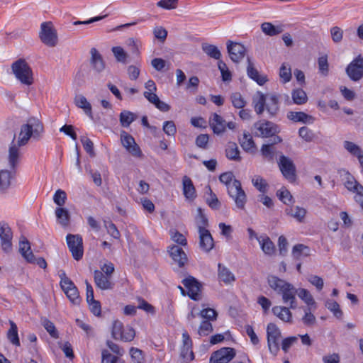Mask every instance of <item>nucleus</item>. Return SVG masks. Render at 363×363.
I'll list each match as a JSON object with an SVG mask.
<instances>
[{"label": "nucleus", "instance_id": "obj_1", "mask_svg": "<svg viewBox=\"0 0 363 363\" xmlns=\"http://www.w3.org/2000/svg\"><path fill=\"white\" fill-rule=\"evenodd\" d=\"M267 282L269 287L281 296L284 304L289 305L291 309L296 308L297 290L293 284L274 275L267 277Z\"/></svg>", "mask_w": 363, "mask_h": 363}, {"label": "nucleus", "instance_id": "obj_2", "mask_svg": "<svg viewBox=\"0 0 363 363\" xmlns=\"http://www.w3.org/2000/svg\"><path fill=\"white\" fill-rule=\"evenodd\" d=\"M219 180L226 186L228 194L233 199L236 206L240 209H243L246 203L247 196L242 189L240 182L234 179L233 174L230 172L221 174Z\"/></svg>", "mask_w": 363, "mask_h": 363}, {"label": "nucleus", "instance_id": "obj_3", "mask_svg": "<svg viewBox=\"0 0 363 363\" xmlns=\"http://www.w3.org/2000/svg\"><path fill=\"white\" fill-rule=\"evenodd\" d=\"M43 130V126L38 119H29L28 123L21 127L17 142L18 146L26 145L31 137L38 138Z\"/></svg>", "mask_w": 363, "mask_h": 363}, {"label": "nucleus", "instance_id": "obj_4", "mask_svg": "<svg viewBox=\"0 0 363 363\" xmlns=\"http://www.w3.org/2000/svg\"><path fill=\"white\" fill-rule=\"evenodd\" d=\"M12 71L22 84L30 85L33 82L31 70L24 60H18L14 62L11 66Z\"/></svg>", "mask_w": 363, "mask_h": 363}, {"label": "nucleus", "instance_id": "obj_5", "mask_svg": "<svg viewBox=\"0 0 363 363\" xmlns=\"http://www.w3.org/2000/svg\"><path fill=\"white\" fill-rule=\"evenodd\" d=\"M111 334L115 340L123 342H130L135 336V332L132 327L128 325L124 327L122 322L118 320L113 323Z\"/></svg>", "mask_w": 363, "mask_h": 363}, {"label": "nucleus", "instance_id": "obj_6", "mask_svg": "<svg viewBox=\"0 0 363 363\" xmlns=\"http://www.w3.org/2000/svg\"><path fill=\"white\" fill-rule=\"evenodd\" d=\"M66 241L73 258L79 260L84 254L83 240L79 235L68 234L66 236Z\"/></svg>", "mask_w": 363, "mask_h": 363}, {"label": "nucleus", "instance_id": "obj_7", "mask_svg": "<svg viewBox=\"0 0 363 363\" xmlns=\"http://www.w3.org/2000/svg\"><path fill=\"white\" fill-rule=\"evenodd\" d=\"M267 345L272 354L276 355L279 349L281 331L274 323H269L267 327Z\"/></svg>", "mask_w": 363, "mask_h": 363}, {"label": "nucleus", "instance_id": "obj_8", "mask_svg": "<svg viewBox=\"0 0 363 363\" xmlns=\"http://www.w3.org/2000/svg\"><path fill=\"white\" fill-rule=\"evenodd\" d=\"M13 232L8 223L0 222L1 248L5 253H10L13 249Z\"/></svg>", "mask_w": 363, "mask_h": 363}, {"label": "nucleus", "instance_id": "obj_9", "mask_svg": "<svg viewBox=\"0 0 363 363\" xmlns=\"http://www.w3.org/2000/svg\"><path fill=\"white\" fill-rule=\"evenodd\" d=\"M278 164L283 176L290 182L296 180V167L293 161L284 156L279 157Z\"/></svg>", "mask_w": 363, "mask_h": 363}, {"label": "nucleus", "instance_id": "obj_10", "mask_svg": "<svg viewBox=\"0 0 363 363\" xmlns=\"http://www.w3.org/2000/svg\"><path fill=\"white\" fill-rule=\"evenodd\" d=\"M346 72L352 81L361 79L363 77V57L359 55L354 59L347 67Z\"/></svg>", "mask_w": 363, "mask_h": 363}, {"label": "nucleus", "instance_id": "obj_11", "mask_svg": "<svg viewBox=\"0 0 363 363\" xmlns=\"http://www.w3.org/2000/svg\"><path fill=\"white\" fill-rule=\"evenodd\" d=\"M345 187L350 191L355 193L354 199L359 203L361 208L363 207V186L359 184L353 176L347 173L346 181L345 182Z\"/></svg>", "mask_w": 363, "mask_h": 363}, {"label": "nucleus", "instance_id": "obj_12", "mask_svg": "<svg viewBox=\"0 0 363 363\" xmlns=\"http://www.w3.org/2000/svg\"><path fill=\"white\" fill-rule=\"evenodd\" d=\"M235 356V351L231 347H223L214 352L210 357V363H228Z\"/></svg>", "mask_w": 363, "mask_h": 363}, {"label": "nucleus", "instance_id": "obj_13", "mask_svg": "<svg viewBox=\"0 0 363 363\" xmlns=\"http://www.w3.org/2000/svg\"><path fill=\"white\" fill-rule=\"evenodd\" d=\"M121 140L123 147L133 156L136 157H140L142 156V152L139 146L135 143V139L130 135L123 131L121 135Z\"/></svg>", "mask_w": 363, "mask_h": 363}, {"label": "nucleus", "instance_id": "obj_14", "mask_svg": "<svg viewBox=\"0 0 363 363\" xmlns=\"http://www.w3.org/2000/svg\"><path fill=\"white\" fill-rule=\"evenodd\" d=\"M256 133L258 136L268 138L277 132V127L270 121H260L255 124Z\"/></svg>", "mask_w": 363, "mask_h": 363}, {"label": "nucleus", "instance_id": "obj_15", "mask_svg": "<svg viewBox=\"0 0 363 363\" xmlns=\"http://www.w3.org/2000/svg\"><path fill=\"white\" fill-rule=\"evenodd\" d=\"M187 290L188 296L193 300H199L201 297V285L193 277H189L182 281Z\"/></svg>", "mask_w": 363, "mask_h": 363}, {"label": "nucleus", "instance_id": "obj_16", "mask_svg": "<svg viewBox=\"0 0 363 363\" xmlns=\"http://www.w3.org/2000/svg\"><path fill=\"white\" fill-rule=\"evenodd\" d=\"M227 49L230 59L235 62L240 61L244 57L246 51L243 45L232 41L228 42Z\"/></svg>", "mask_w": 363, "mask_h": 363}, {"label": "nucleus", "instance_id": "obj_17", "mask_svg": "<svg viewBox=\"0 0 363 363\" xmlns=\"http://www.w3.org/2000/svg\"><path fill=\"white\" fill-rule=\"evenodd\" d=\"M200 247L205 252H209L214 246L213 239L209 230L203 226L199 228Z\"/></svg>", "mask_w": 363, "mask_h": 363}, {"label": "nucleus", "instance_id": "obj_18", "mask_svg": "<svg viewBox=\"0 0 363 363\" xmlns=\"http://www.w3.org/2000/svg\"><path fill=\"white\" fill-rule=\"evenodd\" d=\"M168 252L174 262L179 267H183L186 263L187 256L181 247L171 245L168 247Z\"/></svg>", "mask_w": 363, "mask_h": 363}, {"label": "nucleus", "instance_id": "obj_19", "mask_svg": "<svg viewBox=\"0 0 363 363\" xmlns=\"http://www.w3.org/2000/svg\"><path fill=\"white\" fill-rule=\"evenodd\" d=\"M19 252L28 262H34V255L30 250V242L25 237H21L19 240Z\"/></svg>", "mask_w": 363, "mask_h": 363}, {"label": "nucleus", "instance_id": "obj_20", "mask_svg": "<svg viewBox=\"0 0 363 363\" xmlns=\"http://www.w3.org/2000/svg\"><path fill=\"white\" fill-rule=\"evenodd\" d=\"M209 123L213 130V133L216 134H220L225 130L226 122L217 113H213L212 115L209 119Z\"/></svg>", "mask_w": 363, "mask_h": 363}, {"label": "nucleus", "instance_id": "obj_21", "mask_svg": "<svg viewBox=\"0 0 363 363\" xmlns=\"http://www.w3.org/2000/svg\"><path fill=\"white\" fill-rule=\"evenodd\" d=\"M74 104L79 108L82 109L84 113L93 119L92 108L91 104L88 101L86 98L82 95H76L74 99Z\"/></svg>", "mask_w": 363, "mask_h": 363}, {"label": "nucleus", "instance_id": "obj_22", "mask_svg": "<svg viewBox=\"0 0 363 363\" xmlns=\"http://www.w3.org/2000/svg\"><path fill=\"white\" fill-rule=\"evenodd\" d=\"M259 244L262 252L269 256H272L275 252V246L269 237L265 234L259 236Z\"/></svg>", "mask_w": 363, "mask_h": 363}, {"label": "nucleus", "instance_id": "obj_23", "mask_svg": "<svg viewBox=\"0 0 363 363\" xmlns=\"http://www.w3.org/2000/svg\"><path fill=\"white\" fill-rule=\"evenodd\" d=\"M285 212L286 215L292 217L298 223L304 222L307 213V211L306 208L300 207L298 206L286 208Z\"/></svg>", "mask_w": 363, "mask_h": 363}, {"label": "nucleus", "instance_id": "obj_24", "mask_svg": "<svg viewBox=\"0 0 363 363\" xmlns=\"http://www.w3.org/2000/svg\"><path fill=\"white\" fill-rule=\"evenodd\" d=\"M267 94H264L260 91H257L252 97V105L255 112L260 115L262 114L266 106Z\"/></svg>", "mask_w": 363, "mask_h": 363}, {"label": "nucleus", "instance_id": "obj_25", "mask_svg": "<svg viewBox=\"0 0 363 363\" xmlns=\"http://www.w3.org/2000/svg\"><path fill=\"white\" fill-rule=\"evenodd\" d=\"M290 307L276 306L272 308V313L278 318L285 323H291L292 320V313L290 311Z\"/></svg>", "mask_w": 363, "mask_h": 363}, {"label": "nucleus", "instance_id": "obj_26", "mask_svg": "<svg viewBox=\"0 0 363 363\" xmlns=\"http://www.w3.org/2000/svg\"><path fill=\"white\" fill-rule=\"evenodd\" d=\"M296 290V295L306 304L307 308H313L315 311L317 308V303L310 291L303 288H298Z\"/></svg>", "mask_w": 363, "mask_h": 363}, {"label": "nucleus", "instance_id": "obj_27", "mask_svg": "<svg viewBox=\"0 0 363 363\" xmlns=\"http://www.w3.org/2000/svg\"><path fill=\"white\" fill-rule=\"evenodd\" d=\"M248 65L247 67V73L248 77L255 81L259 85H263L267 81V77L262 75L254 67L253 64L251 62L250 59H247Z\"/></svg>", "mask_w": 363, "mask_h": 363}, {"label": "nucleus", "instance_id": "obj_28", "mask_svg": "<svg viewBox=\"0 0 363 363\" xmlns=\"http://www.w3.org/2000/svg\"><path fill=\"white\" fill-rule=\"evenodd\" d=\"M183 193L187 200L193 201L196 199V190L190 178L185 176L182 180Z\"/></svg>", "mask_w": 363, "mask_h": 363}, {"label": "nucleus", "instance_id": "obj_29", "mask_svg": "<svg viewBox=\"0 0 363 363\" xmlns=\"http://www.w3.org/2000/svg\"><path fill=\"white\" fill-rule=\"evenodd\" d=\"M90 53L91 56V64L92 67L96 72H102L105 68V64L101 54L94 48L91 49Z\"/></svg>", "mask_w": 363, "mask_h": 363}, {"label": "nucleus", "instance_id": "obj_30", "mask_svg": "<svg viewBox=\"0 0 363 363\" xmlns=\"http://www.w3.org/2000/svg\"><path fill=\"white\" fill-rule=\"evenodd\" d=\"M218 279L226 285L230 284L235 279L231 271L221 264H218Z\"/></svg>", "mask_w": 363, "mask_h": 363}, {"label": "nucleus", "instance_id": "obj_31", "mask_svg": "<svg viewBox=\"0 0 363 363\" xmlns=\"http://www.w3.org/2000/svg\"><path fill=\"white\" fill-rule=\"evenodd\" d=\"M94 281L96 285L101 289L106 290L111 288L108 277L104 274L102 272L98 270L94 272Z\"/></svg>", "mask_w": 363, "mask_h": 363}, {"label": "nucleus", "instance_id": "obj_32", "mask_svg": "<svg viewBox=\"0 0 363 363\" xmlns=\"http://www.w3.org/2000/svg\"><path fill=\"white\" fill-rule=\"evenodd\" d=\"M265 108L271 116H274L279 111V100L276 94H267Z\"/></svg>", "mask_w": 363, "mask_h": 363}, {"label": "nucleus", "instance_id": "obj_33", "mask_svg": "<svg viewBox=\"0 0 363 363\" xmlns=\"http://www.w3.org/2000/svg\"><path fill=\"white\" fill-rule=\"evenodd\" d=\"M287 118L294 122H301L303 123H311L313 122V118L311 116L301 111H290L287 114Z\"/></svg>", "mask_w": 363, "mask_h": 363}, {"label": "nucleus", "instance_id": "obj_34", "mask_svg": "<svg viewBox=\"0 0 363 363\" xmlns=\"http://www.w3.org/2000/svg\"><path fill=\"white\" fill-rule=\"evenodd\" d=\"M310 252V248L302 244H297L292 249V256L294 259L297 260L309 256Z\"/></svg>", "mask_w": 363, "mask_h": 363}, {"label": "nucleus", "instance_id": "obj_35", "mask_svg": "<svg viewBox=\"0 0 363 363\" xmlns=\"http://www.w3.org/2000/svg\"><path fill=\"white\" fill-rule=\"evenodd\" d=\"M58 43L57 30L50 22H47V46L55 47Z\"/></svg>", "mask_w": 363, "mask_h": 363}, {"label": "nucleus", "instance_id": "obj_36", "mask_svg": "<svg viewBox=\"0 0 363 363\" xmlns=\"http://www.w3.org/2000/svg\"><path fill=\"white\" fill-rule=\"evenodd\" d=\"M225 155L228 159L233 161H240V150L236 143L230 142L228 143L225 149Z\"/></svg>", "mask_w": 363, "mask_h": 363}, {"label": "nucleus", "instance_id": "obj_37", "mask_svg": "<svg viewBox=\"0 0 363 363\" xmlns=\"http://www.w3.org/2000/svg\"><path fill=\"white\" fill-rule=\"evenodd\" d=\"M261 28L264 33L269 36L277 35L284 30L282 26H274L268 22L263 23Z\"/></svg>", "mask_w": 363, "mask_h": 363}, {"label": "nucleus", "instance_id": "obj_38", "mask_svg": "<svg viewBox=\"0 0 363 363\" xmlns=\"http://www.w3.org/2000/svg\"><path fill=\"white\" fill-rule=\"evenodd\" d=\"M55 216L57 221L62 226H67L69 223V213L64 208L58 207L55 209Z\"/></svg>", "mask_w": 363, "mask_h": 363}, {"label": "nucleus", "instance_id": "obj_39", "mask_svg": "<svg viewBox=\"0 0 363 363\" xmlns=\"http://www.w3.org/2000/svg\"><path fill=\"white\" fill-rule=\"evenodd\" d=\"M13 177L14 171L1 170L0 172V189H7L10 186Z\"/></svg>", "mask_w": 363, "mask_h": 363}, {"label": "nucleus", "instance_id": "obj_40", "mask_svg": "<svg viewBox=\"0 0 363 363\" xmlns=\"http://www.w3.org/2000/svg\"><path fill=\"white\" fill-rule=\"evenodd\" d=\"M343 146L348 152L357 157L358 160L363 156L362 149L357 144L347 140L344 142Z\"/></svg>", "mask_w": 363, "mask_h": 363}, {"label": "nucleus", "instance_id": "obj_41", "mask_svg": "<svg viewBox=\"0 0 363 363\" xmlns=\"http://www.w3.org/2000/svg\"><path fill=\"white\" fill-rule=\"evenodd\" d=\"M9 323H10V328L7 333V337L13 345H14L16 346H19L20 341H19L18 335L17 325L12 320H10Z\"/></svg>", "mask_w": 363, "mask_h": 363}, {"label": "nucleus", "instance_id": "obj_42", "mask_svg": "<svg viewBox=\"0 0 363 363\" xmlns=\"http://www.w3.org/2000/svg\"><path fill=\"white\" fill-rule=\"evenodd\" d=\"M240 143L245 151L253 152L255 150V143L250 133H244L242 138L240 139Z\"/></svg>", "mask_w": 363, "mask_h": 363}, {"label": "nucleus", "instance_id": "obj_43", "mask_svg": "<svg viewBox=\"0 0 363 363\" xmlns=\"http://www.w3.org/2000/svg\"><path fill=\"white\" fill-rule=\"evenodd\" d=\"M59 277H60V286L65 294L71 290L72 287L76 286L74 282L67 277L65 271H60Z\"/></svg>", "mask_w": 363, "mask_h": 363}, {"label": "nucleus", "instance_id": "obj_44", "mask_svg": "<svg viewBox=\"0 0 363 363\" xmlns=\"http://www.w3.org/2000/svg\"><path fill=\"white\" fill-rule=\"evenodd\" d=\"M291 96L294 103L297 105L304 104L308 100L306 93L302 89L293 90Z\"/></svg>", "mask_w": 363, "mask_h": 363}, {"label": "nucleus", "instance_id": "obj_45", "mask_svg": "<svg viewBox=\"0 0 363 363\" xmlns=\"http://www.w3.org/2000/svg\"><path fill=\"white\" fill-rule=\"evenodd\" d=\"M325 305V307L333 313L334 316L339 319L342 318V311L340 308V305L335 301L328 299Z\"/></svg>", "mask_w": 363, "mask_h": 363}, {"label": "nucleus", "instance_id": "obj_46", "mask_svg": "<svg viewBox=\"0 0 363 363\" xmlns=\"http://www.w3.org/2000/svg\"><path fill=\"white\" fill-rule=\"evenodd\" d=\"M202 50L203 52L208 55L209 57L216 59L219 60L221 54L218 48L213 45L210 44H203L202 45Z\"/></svg>", "mask_w": 363, "mask_h": 363}, {"label": "nucleus", "instance_id": "obj_47", "mask_svg": "<svg viewBox=\"0 0 363 363\" xmlns=\"http://www.w3.org/2000/svg\"><path fill=\"white\" fill-rule=\"evenodd\" d=\"M277 194L279 200L281 201L284 203L289 205L294 203L292 195L291 194L290 191L285 187L281 188L277 191Z\"/></svg>", "mask_w": 363, "mask_h": 363}, {"label": "nucleus", "instance_id": "obj_48", "mask_svg": "<svg viewBox=\"0 0 363 363\" xmlns=\"http://www.w3.org/2000/svg\"><path fill=\"white\" fill-rule=\"evenodd\" d=\"M253 186L260 192L265 193L267 191L268 184L265 179L260 176H254L252 179Z\"/></svg>", "mask_w": 363, "mask_h": 363}, {"label": "nucleus", "instance_id": "obj_49", "mask_svg": "<svg viewBox=\"0 0 363 363\" xmlns=\"http://www.w3.org/2000/svg\"><path fill=\"white\" fill-rule=\"evenodd\" d=\"M206 193L209 195V197L206 198V202L208 205L212 209H218L220 207V202L215 194L213 193L210 186L206 187Z\"/></svg>", "mask_w": 363, "mask_h": 363}, {"label": "nucleus", "instance_id": "obj_50", "mask_svg": "<svg viewBox=\"0 0 363 363\" xmlns=\"http://www.w3.org/2000/svg\"><path fill=\"white\" fill-rule=\"evenodd\" d=\"M135 119L134 113L130 111H123L120 113V122L123 127H128Z\"/></svg>", "mask_w": 363, "mask_h": 363}, {"label": "nucleus", "instance_id": "obj_51", "mask_svg": "<svg viewBox=\"0 0 363 363\" xmlns=\"http://www.w3.org/2000/svg\"><path fill=\"white\" fill-rule=\"evenodd\" d=\"M102 363H125L124 360L111 354L108 350H103L101 353Z\"/></svg>", "mask_w": 363, "mask_h": 363}, {"label": "nucleus", "instance_id": "obj_52", "mask_svg": "<svg viewBox=\"0 0 363 363\" xmlns=\"http://www.w3.org/2000/svg\"><path fill=\"white\" fill-rule=\"evenodd\" d=\"M66 296L69 300L70 303L73 305H79L81 303V298L77 286L72 287L71 290L65 293Z\"/></svg>", "mask_w": 363, "mask_h": 363}, {"label": "nucleus", "instance_id": "obj_53", "mask_svg": "<svg viewBox=\"0 0 363 363\" xmlns=\"http://www.w3.org/2000/svg\"><path fill=\"white\" fill-rule=\"evenodd\" d=\"M58 345L65 357L69 360H73L74 358V354L71 343L69 342H58Z\"/></svg>", "mask_w": 363, "mask_h": 363}, {"label": "nucleus", "instance_id": "obj_54", "mask_svg": "<svg viewBox=\"0 0 363 363\" xmlns=\"http://www.w3.org/2000/svg\"><path fill=\"white\" fill-rule=\"evenodd\" d=\"M19 157L18 147L13 141L9 148V163L12 168H14Z\"/></svg>", "mask_w": 363, "mask_h": 363}, {"label": "nucleus", "instance_id": "obj_55", "mask_svg": "<svg viewBox=\"0 0 363 363\" xmlns=\"http://www.w3.org/2000/svg\"><path fill=\"white\" fill-rule=\"evenodd\" d=\"M111 50L118 62L121 63H126L128 55L123 48L120 46H116L113 47Z\"/></svg>", "mask_w": 363, "mask_h": 363}, {"label": "nucleus", "instance_id": "obj_56", "mask_svg": "<svg viewBox=\"0 0 363 363\" xmlns=\"http://www.w3.org/2000/svg\"><path fill=\"white\" fill-rule=\"evenodd\" d=\"M279 77L283 83L289 82L291 79V67L286 64H283L280 67Z\"/></svg>", "mask_w": 363, "mask_h": 363}, {"label": "nucleus", "instance_id": "obj_57", "mask_svg": "<svg viewBox=\"0 0 363 363\" xmlns=\"http://www.w3.org/2000/svg\"><path fill=\"white\" fill-rule=\"evenodd\" d=\"M230 100L233 106L236 108H242L246 104V101L240 93L238 92L233 93L230 96Z\"/></svg>", "mask_w": 363, "mask_h": 363}, {"label": "nucleus", "instance_id": "obj_58", "mask_svg": "<svg viewBox=\"0 0 363 363\" xmlns=\"http://www.w3.org/2000/svg\"><path fill=\"white\" fill-rule=\"evenodd\" d=\"M313 308H306L304 309V315L302 318V322L306 325H312L315 323V317L311 313Z\"/></svg>", "mask_w": 363, "mask_h": 363}, {"label": "nucleus", "instance_id": "obj_59", "mask_svg": "<svg viewBox=\"0 0 363 363\" xmlns=\"http://www.w3.org/2000/svg\"><path fill=\"white\" fill-rule=\"evenodd\" d=\"M171 239L176 243H178L182 246H186L187 244V240L184 235L180 233H179L176 230H170Z\"/></svg>", "mask_w": 363, "mask_h": 363}, {"label": "nucleus", "instance_id": "obj_60", "mask_svg": "<svg viewBox=\"0 0 363 363\" xmlns=\"http://www.w3.org/2000/svg\"><path fill=\"white\" fill-rule=\"evenodd\" d=\"M299 136L306 142H311L314 138L313 132L307 127H301L298 130Z\"/></svg>", "mask_w": 363, "mask_h": 363}, {"label": "nucleus", "instance_id": "obj_61", "mask_svg": "<svg viewBox=\"0 0 363 363\" xmlns=\"http://www.w3.org/2000/svg\"><path fill=\"white\" fill-rule=\"evenodd\" d=\"M67 199V194L65 191L61 189H58L55 191L53 196V201L55 203L61 207L65 203Z\"/></svg>", "mask_w": 363, "mask_h": 363}, {"label": "nucleus", "instance_id": "obj_62", "mask_svg": "<svg viewBox=\"0 0 363 363\" xmlns=\"http://www.w3.org/2000/svg\"><path fill=\"white\" fill-rule=\"evenodd\" d=\"M163 131L168 136H174L177 133V128L172 121H164L162 126Z\"/></svg>", "mask_w": 363, "mask_h": 363}, {"label": "nucleus", "instance_id": "obj_63", "mask_svg": "<svg viewBox=\"0 0 363 363\" xmlns=\"http://www.w3.org/2000/svg\"><path fill=\"white\" fill-rule=\"evenodd\" d=\"M130 354L132 360L135 363H143V362L144 357H143L142 350H140L138 348L131 347L130 350Z\"/></svg>", "mask_w": 363, "mask_h": 363}, {"label": "nucleus", "instance_id": "obj_64", "mask_svg": "<svg viewBox=\"0 0 363 363\" xmlns=\"http://www.w3.org/2000/svg\"><path fill=\"white\" fill-rule=\"evenodd\" d=\"M212 330V324L208 320H204L201 323L198 333L200 336H206L211 333Z\"/></svg>", "mask_w": 363, "mask_h": 363}]
</instances>
